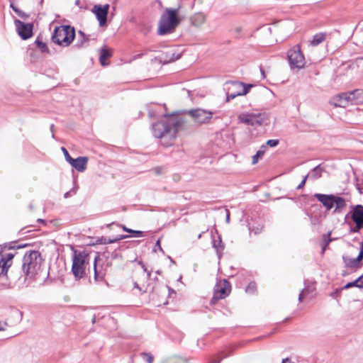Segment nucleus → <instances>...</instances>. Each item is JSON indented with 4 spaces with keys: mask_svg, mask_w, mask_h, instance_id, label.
Wrapping results in <instances>:
<instances>
[{
    "mask_svg": "<svg viewBox=\"0 0 363 363\" xmlns=\"http://www.w3.org/2000/svg\"><path fill=\"white\" fill-rule=\"evenodd\" d=\"M230 292V285L226 280L218 281L214 288L213 296L211 298V303L215 304L219 299L225 298Z\"/></svg>",
    "mask_w": 363,
    "mask_h": 363,
    "instance_id": "obj_11",
    "label": "nucleus"
},
{
    "mask_svg": "<svg viewBox=\"0 0 363 363\" xmlns=\"http://www.w3.org/2000/svg\"><path fill=\"white\" fill-rule=\"evenodd\" d=\"M111 52L106 48H101L100 52L99 61L102 66L108 65V62H107V60L111 57Z\"/></svg>",
    "mask_w": 363,
    "mask_h": 363,
    "instance_id": "obj_23",
    "label": "nucleus"
},
{
    "mask_svg": "<svg viewBox=\"0 0 363 363\" xmlns=\"http://www.w3.org/2000/svg\"><path fill=\"white\" fill-rule=\"evenodd\" d=\"M357 287V288H362L363 287V274L360 276L358 279L354 280V281L347 283L344 287V289H347L351 287Z\"/></svg>",
    "mask_w": 363,
    "mask_h": 363,
    "instance_id": "obj_25",
    "label": "nucleus"
},
{
    "mask_svg": "<svg viewBox=\"0 0 363 363\" xmlns=\"http://www.w3.org/2000/svg\"><path fill=\"white\" fill-rule=\"evenodd\" d=\"M323 171V168L320 167V166L318 165L315 167H314L311 170V172L307 175H309L308 178L311 179H317L321 177Z\"/></svg>",
    "mask_w": 363,
    "mask_h": 363,
    "instance_id": "obj_24",
    "label": "nucleus"
},
{
    "mask_svg": "<svg viewBox=\"0 0 363 363\" xmlns=\"http://www.w3.org/2000/svg\"><path fill=\"white\" fill-rule=\"evenodd\" d=\"M201 234H199V236H198V238H201Z\"/></svg>",
    "mask_w": 363,
    "mask_h": 363,
    "instance_id": "obj_51",
    "label": "nucleus"
},
{
    "mask_svg": "<svg viewBox=\"0 0 363 363\" xmlns=\"http://www.w3.org/2000/svg\"><path fill=\"white\" fill-rule=\"evenodd\" d=\"M11 7L13 8V9H15L13 5H11Z\"/></svg>",
    "mask_w": 363,
    "mask_h": 363,
    "instance_id": "obj_53",
    "label": "nucleus"
},
{
    "mask_svg": "<svg viewBox=\"0 0 363 363\" xmlns=\"http://www.w3.org/2000/svg\"><path fill=\"white\" fill-rule=\"evenodd\" d=\"M327 245H328V243L325 244V245L323 247V252H324V251L325 250Z\"/></svg>",
    "mask_w": 363,
    "mask_h": 363,
    "instance_id": "obj_48",
    "label": "nucleus"
},
{
    "mask_svg": "<svg viewBox=\"0 0 363 363\" xmlns=\"http://www.w3.org/2000/svg\"><path fill=\"white\" fill-rule=\"evenodd\" d=\"M308 177H309V175H306V176L304 177V178L303 179L301 182L298 185V186H297L298 189H302L304 186V185H305V184L306 182L307 179L308 178Z\"/></svg>",
    "mask_w": 363,
    "mask_h": 363,
    "instance_id": "obj_36",
    "label": "nucleus"
},
{
    "mask_svg": "<svg viewBox=\"0 0 363 363\" xmlns=\"http://www.w3.org/2000/svg\"><path fill=\"white\" fill-rule=\"evenodd\" d=\"M229 220H230V216H229V214L228 213V214H227V217H226V220L228 222V221H229Z\"/></svg>",
    "mask_w": 363,
    "mask_h": 363,
    "instance_id": "obj_47",
    "label": "nucleus"
},
{
    "mask_svg": "<svg viewBox=\"0 0 363 363\" xmlns=\"http://www.w3.org/2000/svg\"><path fill=\"white\" fill-rule=\"evenodd\" d=\"M288 60L292 69H301L306 64L305 57L298 45H296L289 50Z\"/></svg>",
    "mask_w": 363,
    "mask_h": 363,
    "instance_id": "obj_8",
    "label": "nucleus"
},
{
    "mask_svg": "<svg viewBox=\"0 0 363 363\" xmlns=\"http://www.w3.org/2000/svg\"><path fill=\"white\" fill-rule=\"evenodd\" d=\"M75 37L74 28L69 26L56 27L52 35V41L62 47L69 46Z\"/></svg>",
    "mask_w": 363,
    "mask_h": 363,
    "instance_id": "obj_6",
    "label": "nucleus"
},
{
    "mask_svg": "<svg viewBox=\"0 0 363 363\" xmlns=\"http://www.w3.org/2000/svg\"><path fill=\"white\" fill-rule=\"evenodd\" d=\"M251 87V84H245L242 82L230 83L228 88L226 101L228 102L230 99H233L238 96L246 95Z\"/></svg>",
    "mask_w": 363,
    "mask_h": 363,
    "instance_id": "obj_9",
    "label": "nucleus"
},
{
    "mask_svg": "<svg viewBox=\"0 0 363 363\" xmlns=\"http://www.w3.org/2000/svg\"><path fill=\"white\" fill-rule=\"evenodd\" d=\"M15 26L19 36L23 40L30 38L33 35V25L31 23H24L20 20H15Z\"/></svg>",
    "mask_w": 363,
    "mask_h": 363,
    "instance_id": "obj_14",
    "label": "nucleus"
},
{
    "mask_svg": "<svg viewBox=\"0 0 363 363\" xmlns=\"http://www.w3.org/2000/svg\"><path fill=\"white\" fill-rule=\"evenodd\" d=\"M178 10L167 9L161 16L158 33L165 35L172 33L179 23V18L177 16Z\"/></svg>",
    "mask_w": 363,
    "mask_h": 363,
    "instance_id": "obj_5",
    "label": "nucleus"
},
{
    "mask_svg": "<svg viewBox=\"0 0 363 363\" xmlns=\"http://www.w3.org/2000/svg\"><path fill=\"white\" fill-rule=\"evenodd\" d=\"M13 11L21 18H26L27 15L23 12L22 11L18 9H13Z\"/></svg>",
    "mask_w": 363,
    "mask_h": 363,
    "instance_id": "obj_35",
    "label": "nucleus"
},
{
    "mask_svg": "<svg viewBox=\"0 0 363 363\" xmlns=\"http://www.w3.org/2000/svg\"><path fill=\"white\" fill-rule=\"evenodd\" d=\"M314 291V287L313 286H307L306 288H304L301 292L300 293L299 296H298V301L300 302H301L303 298H305L308 294H309L310 293H312L313 291Z\"/></svg>",
    "mask_w": 363,
    "mask_h": 363,
    "instance_id": "obj_27",
    "label": "nucleus"
},
{
    "mask_svg": "<svg viewBox=\"0 0 363 363\" xmlns=\"http://www.w3.org/2000/svg\"><path fill=\"white\" fill-rule=\"evenodd\" d=\"M99 259V257L96 256L95 258H94V279L95 280L98 281V280H101L103 279V274L99 273L98 271H97V269H96V262H97V259Z\"/></svg>",
    "mask_w": 363,
    "mask_h": 363,
    "instance_id": "obj_28",
    "label": "nucleus"
},
{
    "mask_svg": "<svg viewBox=\"0 0 363 363\" xmlns=\"http://www.w3.org/2000/svg\"><path fill=\"white\" fill-rule=\"evenodd\" d=\"M330 104L335 106L339 107H346L351 104L349 92L342 93L334 96L331 101Z\"/></svg>",
    "mask_w": 363,
    "mask_h": 363,
    "instance_id": "obj_16",
    "label": "nucleus"
},
{
    "mask_svg": "<svg viewBox=\"0 0 363 363\" xmlns=\"http://www.w3.org/2000/svg\"><path fill=\"white\" fill-rule=\"evenodd\" d=\"M132 233L135 234V237H142V236H143V231L133 230V232Z\"/></svg>",
    "mask_w": 363,
    "mask_h": 363,
    "instance_id": "obj_39",
    "label": "nucleus"
},
{
    "mask_svg": "<svg viewBox=\"0 0 363 363\" xmlns=\"http://www.w3.org/2000/svg\"><path fill=\"white\" fill-rule=\"evenodd\" d=\"M6 324L0 323V331L6 330Z\"/></svg>",
    "mask_w": 363,
    "mask_h": 363,
    "instance_id": "obj_42",
    "label": "nucleus"
},
{
    "mask_svg": "<svg viewBox=\"0 0 363 363\" xmlns=\"http://www.w3.org/2000/svg\"><path fill=\"white\" fill-rule=\"evenodd\" d=\"M215 112L203 108L192 109L189 111V115L194 121L199 124L209 123Z\"/></svg>",
    "mask_w": 363,
    "mask_h": 363,
    "instance_id": "obj_10",
    "label": "nucleus"
},
{
    "mask_svg": "<svg viewBox=\"0 0 363 363\" xmlns=\"http://www.w3.org/2000/svg\"><path fill=\"white\" fill-rule=\"evenodd\" d=\"M343 262L346 267L350 268H358L360 267V260H357V257L356 258H351L348 256L342 257Z\"/></svg>",
    "mask_w": 363,
    "mask_h": 363,
    "instance_id": "obj_21",
    "label": "nucleus"
},
{
    "mask_svg": "<svg viewBox=\"0 0 363 363\" xmlns=\"http://www.w3.org/2000/svg\"><path fill=\"white\" fill-rule=\"evenodd\" d=\"M35 43L36 44L37 47L43 52H48V48L47 47V45L39 40H36Z\"/></svg>",
    "mask_w": 363,
    "mask_h": 363,
    "instance_id": "obj_30",
    "label": "nucleus"
},
{
    "mask_svg": "<svg viewBox=\"0 0 363 363\" xmlns=\"http://www.w3.org/2000/svg\"><path fill=\"white\" fill-rule=\"evenodd\" d=\"M37 222L38 223H45V221L43 220L40 219V218L38 219Z\"/></svg>",
    "mask_w": 363,
    "mask_h": 363,
    "instance_id": "obj_45",
    "label": "nucleus"
},
{
    "mask_svg": "<svg viewBox=\"0 0 363 363\" xmlns=\"http://www.w3.org/2000/svg\"><path fill=\"white\" fill-rule=\"evenodd\" d=\"M352 219L355 224H357V226L360 223L363 224V206L357 205L354 206L352 214Z\"/></svg>",
    "mask_w": 363,
    "mask_h": 363,
    "instance_id": "obj_19",
    "label": "nucleus"
},
{
    "mask_svg": "<svg viewBox=\"0 0 363 363\" xmlns=\"http://www.w3.org/2000/svg\"><path fill=\"white\" fill-rule=\"evenodd\" d=\"M138 264L141 266L143 269V281L138 279L134 282V288L137 289L140 294L146 293L149 291L150 286L148 284H145V280L148 279L150 277L151 272L147 270L145 265L142 262H139Z\"/></svg>",
    "mask_w": 363,
    "mask_h": 363,
    "instance_id": "obj_13",
    "label": "nucleus"
},
{
    "mask_svg": "<svg viewBox=\"0 0 363 363\" xmlns=\"http://www.w3.org/2000/svg\"><path fill=\"white\" fill-rule=\"evenodd\" d=\"M160 62L167 64L173 62L179 58V56L175 55L174 48L167 49L164 53L159 56Z\"/></svg>",
    "mask_w": 363,
    "mask_h": 363,
    "instance_id": "obj_17",
    "label": "nucleus"
},
{
    "mask_svg": "<svg viewBox=\"0 0 363 363\" xmlns=\"http://www.w3.org/2000/svg\"><path fill=\"white\" fill-rule=\"evenodd\" d=\"M129 238L128 235H121L119 238H118V240H123V239H125V238Z\"/></svg>",
    "mask_w": 363,
    "mask_h": 363,
    "instance_id": "obj_43",
    "label": "nucleus"
},
{
    "mask_svg": "<svg viewBox=\"0 0 363 363\" xmlns=\"http://www.w3.org/2000/svg\"><path fill=\"white\" fill-rule=\"evenodd\" d=\"M141 357L147 363H152L154 360V357L150 353L143 352L141 354Z\"/></svg>",
    "mask_w": 363,
    "mask_h": 363,
    "instance_id": "obj_29",
    "label": "nucleus"
},
{
    "mask_svg": "<svg viewBox=\"0 0 363 363\" xmlns=\"http://www.w3.org/2000/svg\"><path fill=\"white\" fill-rule=\"evenodd\" d=\"M109 10V5H94L91 11L95 14L100 26H104L106 24L107 16Z\"/></svg>",
    "mask_w": 363,
    "mask_h": 363,
    "instance_id": "obj_12",
    "label": "nucleus"
},
{
    "mask_svg": "<svg viewBox=\"0 0 363 363\" xmlns=\"http://www.w3.org/2000/svg\"><path fill=\"white\" fill-rule=\"evenodd\" d=\"M282 363H291V360L288 358L283 359Z\"/></svg>",
    "mask_w": 363,
    "mask_h": 363,
    "instance_id": "obj_44",
    "label": "nucleus"
},
{
    "mask_svg": "<svg viewBox=\"0 0 363 363\" xmlns=\"http://www.w3.org/2000/svg\"><path fill=\"white\" fill-rule=\"evenodd\" d=\"M13 257L14 255L11 252L0 253V276L6 275Z\"/></svg>",
    "mask_w": 363,
    "mask_h": 363,
    "instance_id": "obj_15",
    "label": "nucleus"
},
{
    "mask_svg": "<svg viewBox=\"0 0 363 363\" xmlns=\"http://www.w3.org/2000/svg\"><path fill=\"white\" fill-rule=\"evenodd\" d=\"M269 114L265 111H253L244 112L238 115L239 123L253 127L267 125L269 123Z\"/></svg>",
    "mask_w": 363,
    "mask_h": 363,
    "instance_id": "obj_4",
    "label": "nucleus"
},
{
    "mask_svg": "<svg viewBox=\"0 0 363 363\" xmlns=\"http://www.w3.org/2000/svg\"><path fill=\"white\" fill-rule=\"evenodd\" d=\"M278 144H279V140H268L267 141V145L270 146V147H272L277 146Z\"/></svg>",
    "mask_w": 363,
    "mask_h": 363,
    "instance_id": "obj_34",
    "label": "nucleus"
},
{
    "mask_svg": "<svg viewBox=\"0 0 363 363\" xmlns=\"http://www.w3.org/2000/svg\"><path fill=\"white\" fill-rule=\"evenodd\" d=\"M88 159L86 157H79L72 159L69 164L79 172H84L86 168Z\"/></svg>",
    "mask_w": 363,
    "mask_h": 363,
    "instance_id": "obj_18",
    "label": "nucleus"
},
{
    "mask_svg": "<svg viewBox=\"0 0 363 363\" xmlns=\"http://www.w3.org/2000/svg\"><path fill=\"white\" fill-rule=\"evenodd\" d=\"M314 196L320 202L327 211L333 208V213H342L347 207L346 200L336 194H315Z\"/></svg>",
    "mask_w": 363,
    "mask_h": 363,
    "instance_id": "obj_2",
    "label": "nucleus"
},
{
    "mask_svg": "<svg viewBox=\"0 0 363 363\" xmlns=\"http://www.w3.org/2000/svg\"><path fill=\"white\" fill-rule=\"evenodd\" d=\"M256 289V284L254 282H251L248 284L246 288V292L249 294H253Z\"/></svg>",
    "mask_w": 363,
    "mask_h": 363,
    "instance_id": "obj_32",
    "label": "nucleus"
},
{
    "mask_svg": "<svg viewBox=\"0 0 363 363\" xmlns=\"http://www.w3.org/2000/svg\"><path fill=\"white\" fill-rule=\"evenodd\" d=\"M206 21V16L203 13H196L191 18L192 24L195 26H200Z\"/></svg>",
    "mask_w": 363,
    "mask_h": 363,
    "instance_id": "obj_22",
    "label": "nucleus"
},
{
    "mask_svg": "<svg viewBox=\"0 0 363 363\" xmlns=\"http://www.w3.org/2000/svg\"><path fill=\"white\" fill-rule=\"evenodd\" d=\"M325 39V35L324 33H318L315 35L311 40V43L313 46H317L323 42Z\"/></svg>",
    "mask_w": 363,
    "mask_h": 363,
    "instance_id": "obj_26",
    "label": "nucleus"
},
{
    "mask_svg": "<svg viewBox=\"0 0 363 363\" xmlns=\"http://www.w3.org/2000/svg\"><path fill=\"white\" fill-rule=\"evenodd\" d=\"M79 34L84 36V33L82 31H79Z\"/></svg>",
    "mask_w": 363,
    "mask_h": 363,
    "instance_id": "obj_49",
    "label": "nucleus"
},
{
    "mask_svg": "<svg viewBox=\"0 0 363 363\" xmlns=\"http://www.w3.org/2000/svg\"><path fill=\"white\" fill-rule=\"evenodd\" d=\"M362 228H363V224L360 223V225L359 226H357V224H355V226L352 229V231L354 233H357Z\"/></svg>",
    "mask_w": 363,
    "mask_h": 363,
    "instance_id": "obj_38",
    "label": "nucleus"
},
{
    "mask_svg": "<svg viewBox=\"0 0 363 363\" xmlns=\"http://www.w3.org/2000/svg\"><path fill=\"white\" fill-rule=\"evenodd\" d=\"M262 74L263 75V77H264V72L263 71H262Z\"/></svg>",
    "mask_w": 363,
    "mask_h": 363,
    "instance_id": "obj_50",
    "label": "nucleus"
},
{
    "mask_svg": "<svg viewBox=\"0 0 363 363\" xmlns=\"http://www.w3.org/2000/svg\"><path fill=\"white\" fill-rule=\"evenodd\" d=\"M363 259V242L360 243V252L357 256V260L362 261Z\"/></svg>",
    "mask_w": 363,
    "mask_h": 363,
    "instance_id": "obj_37",
    "label": "nucleus"
},
{
    "mask_svg": "<svg viewBox=\"0 0 363 363\" xmlns=\"http://www.w3.org/2000/svg\"><path fill=\"white\" fill-rule=\"evenodd\" d=\"M11 7L13 8V9H15L13 5H11Z\"/></svg>",
    "mask_w": 363,
    "mask_h": 363,
    "instance_id": "obj_52",
    "label": "nucleus"
},
{
    "mask_svg": "<svg viewBox=\"0 0 363 363\" xmlns=\"http://www.w3.org/2000/svg\"><path fill=\"white\" fill-rule=\"evenodd\" d=\"M122 228L124 231L132 233L133 232V230H131L130 228H128L125 225H122Z\"/></svg>",
    "mask_w": 363,
    "mask_h": 363,
    "instance_id": "obj_41",
    "label": "nucleus"
},
{
    "mask_svg": "<svg viewBox=\"0 0 363 363\" xmlns=\"http://www.w3.org/2000/svg\"><path fill=\"white\" fill-rule=\"evenodd\" d=\"M182 123V121L177 115H164L158 122L152 125V135L160 140L163 146H172L175 143L177 133Z\"/></svg>",
    "mask_w": 363,
    "mask_h": 363,
    "instance_id": "obj_1",
    "label": "nucleus"
},
{
    "mask_svg": "<svg viewBox=\"0 0 363 363\" xmlns=\"http://www.w3.org/2000/svg\"><path fill=\"white\" fill-rule=\"evenodd\" d=\"M42 257L39 252H26L23 259V271L29 278L34 277L40 270Z\"/></svg>",
    "mask_w": 363,
    "mask_h": 363,
    "instance_id": "obj_3",
    "label": "nucleus"
},
{
    "mask_svg": "<svg viewBox=\"0 0 363 363\" xmlns=\"http://www.w3.org/2000/svg\"><path fill=\"white\" fill-rule=\"evenodd\" d=\"M62 151L63 152V153L65 155L66 160L69 163L73 158L71 157V156L69 155L68 151L67 150V149L65 147H62Z\"/></svg>",
    "mask_w": 363,
    "mask_h": 363,
    "instance_id": "obj_33",
    "label": "nucleus"
},
{
    "mask_svg": "<svg viewBox=\"0 0 363 363\" xmlns=\"http://www.w3.org/2000/svg\"><path fill=\"white\" fill-rule=\"evenodd\" d=\"M157 248L160 250V251H162V248L160 245V240H158L157 242H156V244H155V251L157 250Z\"/></svg>",
    "mask_w": 363,
    "mask_h": 363,
    "instance_id": "obj_40",
    "label": "nucleus"
},
{
    "mask_svg": "<svg viewBox=\"0 0 363 363\" xmlns=\"http://www.w3.org/2000/svg\"><path fill=\"white\" fill-rule=\"evenodd\" d=\"M351 104H360L363 103V90L356 89L349 92Z\"/></svg>",
    "mask_w": 363,
    "mask_h": 363,
    "instance_id": "obj_20",
    "label": "nucleus"
},
{
    "mask_svg": "<svg viewBox=\"0 0 363 363\" xmlns=\"http://www.w3.org/2000/svg\"><path fill=\"white\" fill-rule=\"evenodd\" d=\"M89 262V255L84 252L75 251L72 257V272L76 279H81L85 274V271Z\"/></svg>",
    "mask_w": 363,
    "mask_h": 363,
    "instance_id": "obj_7",
    "label": "nucleus"
},
{
    "mask_svg": "<svg viewBox=\"0 0 363 363\" xmlns=\"http://www.w3.org/2000/svg\"><path fill=\"white\" fill-rule=\"evenodd\" d=\"M264 155V151H262V150H259L257 151V152L252 157V163L253 164H255L256 163H257L260 157H262Z\"/></svg>",
    "mask_w": 363,
    "mask_h": 363,
    "instance_id": "obj_31",
    "label": "nucleus"
},
{
    "mask_svg": "<svg viewBox=\"0 0 363 363\" xmlns=\"http://www.w3.org/2000/svg\"><path fill=\"white\" fill-rule=\"evenodd\" d=\"M69 192L65 193V195H64V197L65 198H67L69 196Z\"/></svg>",
    "mask_w": 363,
    "mask_h": 363,
    "instance_id": "obj_46",
    "label": "nucleus"
}]
</instances>
